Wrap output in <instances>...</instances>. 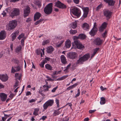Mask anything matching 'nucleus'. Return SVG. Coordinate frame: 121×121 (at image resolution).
Segmentation results:
<instances>
[{
    "label": "nucleus",
    "mask_w": 121,
    "mask_h": 121,
    "mask_svg": "<svg viewBox=\"0 0 121 121\" xmlns=\"http://www.w3.org/2000/svg\"><path fill=\"white\" fill-rule=\"evenodd\" d=\"M100 88L101 90L102 91L107 89L106 88H104L102 86H100Z\"/></svg>",
    "instance_id": "e2e57ef3"
},
{
    "label": "nucleus",
    "mask_w": 121,
    "mask_h": 121,
    "mask_svg": "<svg viewBox=\"0 0 121 121\" xmlns=\"http://www.w3.org/2000/svg\"><path fill=\"white\" fill-rule=\"evenodd\" d=\"M82 27L84 29L87 30L89 29V26L87 23H85L82 25Z\"/></svg>",
    "instance_id": "a878e982"
},
{
    "label": "nucleus",
    "mask_w": 121,
    "mask_h": 121,
    "mask_svg": "<svg viewBox=\"0 0 121 121\" xmlns=\"http://www.w3.org/2000/svg\"><path fill=\"white\" fill-rule=\"evenodd\" d=\"M14 68L12 67V72L13 73L19 71L21 69L20 67L19 66L17 67H14Z\"/></svg>",
    "instance_id": "412c9836"
},
{
    "label": "nucleus",
    "mask_w": 121,
    "mask_h": 121,
    "mask_svg": "<svg viewBox=\"0 0 121 121\" xmlns=\"http://www.w3.org/2000/svg\"><path fill=\"white\" fill-rule=\"evenodd\" d=\"M15 96V95L13 94H12L11 93V92H10V95L9 96V97L10 98V99L9 98H8V101H9V100L10 99H12L13 97Z\"/></svg>",
    "instance_id": "37998d69"
},
{
    "label": "nucleus",
    "mask_w": 121,
    "mask_h": 121,
    "mask_svg": "<svg viewBox=\"0 0 121 121\" xmlns=\"http://www.w3.org/2000/svg\"><path fill=\"white\" fill-rule=\"evenodd\" d=\"M71 11L74 15L78 17H79L81 15V11L78 8H72Z\"/></svg>",
    "instance_id": "7ed1b4c3"
},
{
    "label": "nucleus",
    "mask_w": 121,
    "mask_h": 121,
    "mask_svg": "<svg viewBox=\"0 0 121 121\" xmlns=\"http://www.w3.org/2000/svg\"><path fill=\"white\" fill-rule=\"evenodd\" d=\"M22 76V75L21 73L19 74L18 73H15V77L16 80H17L18 79L19 80H20Z\"/></svg>",
    "instance_id": "5701e85b"
},
{
    "label": "nucleus",
    "mask_w": 121,
    "mask_h": 121,
    "mask_svg": "<svg viewBox=\"0 0 121 121\" xmlns=\"http://www.w3.org/2000/svg\"><path fill=\"white\" fill-rule=\"evenodd\" d=\"M57 88L58 86H57L56 87L53 88V89L52 90V92H54L57 89Z\"/></svg>",
    "instance_id": "052dcab7"
},
{
    "label": "nucleus",
    "mask_w": 121,
    "mask_h": 121,
    "mask_svg": "<svg viewBox=\"0 0 121 121\" xmlns=\"http://www.w3.org/2000/svg\"><path fill=\"white\" fill-rule=\"evenodd\" d=\"M39 110V108H36L35 109V111L34 112L33 114L36 116L38 115V112Z\"/></svg>",
    "instance_id": "c9c22d12"
},
{
    "label": "nucleus",
    "mask_w": 121,
    "mask_h": 121,
    "mask_svg": "<svg viewBox=\"0 0 121 121\" xmlns=\"http://www.w3.org/2000/svg\"><path fill=\"white\" fill-rule=\"evenodd\" d=\"M26 39V38H24L23 39H22L21 40V43L22 44L23 46L24 45V40Z\"/></svg>",
    "instance_id": "13d9d810"
},
{
    "label": "nucleus",
    "mask_w": 121,
    "mask_h": 121,
    "mask_svg": "<svg viewBox=\"0 0 121 121\" xmlns=\"http://www.w3.org/2000/svg\"><path fill=\"white\" fill-rule=\"evenodd\" d=\"M46 78H48L47 79H46V80H47V81H53V79H52L51 78H50L48 76H47L46 77Z\"/></svg>",
    "instance_id": "6e6d98bb"
},
{
    "label": "nucleus",
    "mask_w": 121,
    "mask_h": 121,
    "mask_svg": "<svg viewBox=\"0 0 121 121\" xmlns=\"http://www.w3.org/2000/svg\"><path fill=\"white\" fill-rule=\"evenodd\" d=\"M68 77V75H66L61 77L58 79V80H61L65 79Z\"/></svg>",
    "instance_id": "e433bc0d"
},
{
    "label": "nucleus",
    "mask_w": 121,
    "mask_h": 121,
    "mask_svg": "<svg viewBox=\"0 0 121 121\" xmlns=\"http://www.w3.org/2000/svg\"><path fill=\"white\" fill-rule=\"evenodd\" d=\"M54 48L52 46H50L47 48V52L48 53H51L54 51Z\"/></svg>",
    "instance_id": "4be33fe9"
},
{
    "label": "nucleus",
    "mask_w": 121,
    "mask_h": 121,
    "mask_svg": "<svg viewBox=\"0 0 121 121\" xmlns=\"http://www.w3.org/2000/svg\"><path fill=\"white\" fill-rule=\"evenodd\" d=\"M52 4L50 3L46 6L44 9V11L46 14H49L52 12Z\"/></svg>",
    "instance_id": "f03ea898"
},
{
    "label": "nucleus",
    "mask_w": 121,
    "mask_h": 121,
    "mask_svg": "<svg viewBox=\"0 0 121 121\" xmlns=\"http://www.w3.org/2000/svg\"><path fill=\"white\" fill-rule=\"evenodd\" d=\"M24 35L23 33H22L21 35H20L17 38L19 39L20 40L22 38L24 37Z\"/></svg>",
    "instance_id": "de8ad7c7"
},
{
    "label": "nucleus",
    "mask_w": 121,
    "mask_h": 121,
    "mask_svg": "<svg viewBox=\"0 0 121 121\" xmlns=\"http://www.w3.org/2000/svg\"><path fill=\"white\" fill-rule=\"evenodd\" d=\"M71 64L70 63L66 67L65 69L64 70L65 73L68 72V70L71 66Z\"/></svg>",
    "instance_id": "72a5a7b5"
},
{
    "label": "nucleus",
    "mask_w": 121,
    "mask_h": 121,
    "mask_svg": "<svg viewBox=\"0 0 121 121\" xmlns=\"http://www.w3.org/2000/svg\"><path fill=\"white\" fill-rule=\"evenodd\" d=\"M56 102L57 104V107H59V101L58 99H56Z\"/></svg>",
    "instance_id": "864d4df0"
},
{
    "label": "nucleus",
    "mask_w": 121,
    "mask_h": 121,
    "mask_svg": "<svg viewBox=\"0 0 121 121\" xmlns=\"http://www.w3.org/2000/svg\"><path fill=\"white\" fill-rule=\"evenodd\" d=\"M6 36L5 32L4 31H2L0 33V40H2L4 39Z\"/></svg>",
    "instance_id": "dca6fc26"
},
{
    "label": "nucleus",
    "mask_w": 121,
    "mask_h": 121,
    "mask_svg": "<svg viewBox=\"0 0 121 121\" xmlns=\"http://www.w3.org/2000/svg\"><path fill=\"white\" fill-rule=\"evenodd\" d=\"M88 13V12H84L83 16V17L85 18L87 16Z\"/></svg>",
    "instance_id": "8fccbe9b"
},
{
    "label": "nucleus",
    "mask_w": 121,
    "mask_h": 121,
    "mask_svg": "<svg viewBox=\"0 0 121 121\" xmlns=\"http://www.w3.org/2000/svg\"><path fill=\"white\" fill-rule=\"evenodd\" d=\"M17 25V22L16 20H14L10 21L8 30H10L14 29Z\"/></svg>",
    "instance_id": "20e7f679"
},
{
    "label": "nucleus",
    "mask_w": 121,
    "mask_h": 121,
    "mask_svg": "<svg viewBox=\"0 0 121 121\" xmlns=\"http://www.w3.org/2000/svg\"><path fill=\"white\" fill-rule=\"evenodd\" d=\"M44 64L43 62H41V63L39 64V65L42 68L44 67Z\"/></svg>",
    "instance_id": "0e129e2a"
},
{
    "label": "nucleus",
    "mask_w": 121,
    "mask_h": 121,
    "mask_svg": "<svg viewBox=\"0 0 121 121\" xmlns=\"http://www.w3.org/2000/svg\"><path fill=\"white\" fill-rule=\"evenodd\" d=\"M51 86H49L48 85H45L43 86V87L44 88V91L45 92L47 91L48 90L49 88L51 87Z\"/></svg>",
    "instance_id": "cd10ccee"
},
{
    "label": "nucleus",
    "mask_w": 121,
    "mask_h": 121,
    "mask_svg": "<svg viewBox=\"0 0 121 121\" xmlns=\"http://www.w3.org/2000/svg\"><path fill=\"white\" fill-rule=\"evenodd\" d=\"M7 95L4 93H1L0 94V97L2 101H5L6 99Z\"/></svg>",
    "instance_id": "f3484780"
},
{
    "label": "nucleus",
    "mask_w": 121,
    "mask_h": 121,
    "mask_svg": "<svg viewBox=\"0 0 121 121\" xmlns=\"http://www.w3.org/2000/svg\"><path fill=\"white\" fill-rule=\"evenodd\" d=\"M102 4H101L98 5L96 8V10L98 11L99 10V9H100L102 7Z\"/></svg>",
    "instance_id": "3c124183"
},
{
    "label": "nucleus",
    "mask_w": 121,
    "mask_h": 121,
    "mask_svg": "<svg viewBox=\"0 0 121 121\" xmlns=\"http://www.w3.org/2000/svg\"><path fill=\"white\" fill-rule=\"evenodd\" d=\"M86 37L85 35L83 34H80L78 36L79 38L82 39H85Z\"/></svg>",
    "instance_id": "473e14b6"
},
{
    "label": "nucleus",
    "mask_w": 121,
    "mask_h": 121,
    "mask_svg": "<svg viewBox=\"0 0 121 121\" xmlns=\"http://www.w3.org/2000/svg\"><path fill=\"white\" fill-rule=\"evenodd\" d=\"M78 56V55L75 52H71L68 53L67 55V57L70 59H74L76 58Z\"/></svg>",
    "instance_id": "6e6552de"
},
{
    "label": "nucleus",
    "mask_w": 121,
    "mask_h": 121,
    "mask_svg": "<svg viewBox=\"0 0 121 121\" xmlns=\"http://www.w3.org/2000/svg\"><path fill=\"white\" fill-rule=\"evenodd\" d=\"M84 12L88 13L89 9L88 7L84 8L82 9Z\"/></svg>",
    "instance_id": "a18cd8bd"
},
{
    "label": "nucleus",
    "mask_w": 121,
    "mask_h": 121,
    "mask_svg": "<svg viewBox=\"0 0 121 121\" xmlns=\"http://www.w3.org/2000/svg\"><path fill=\"white\" fill-rule=\"evenodd\" d=\"M107 24L106 22H103L101 26L99 28V30L100 32H102L106 28Z\"/></svg>",
    "instance_id": "f8f14e48"
},
{
    "label": "nucleus",
    "mask_w": 121,
    "mask_h": 121,
    "mask_svg": "<svg viewBox=\"0 0 121 121\" xmlns=\"http://www.w3.org/2000/svg\"><path fill=\"white\" fill-rule=\"evenodd\" d=\"M30 8L28 6H27L26 8L24 10V17H26L28 16L30 12Z\"/></svg>",
    "instance_id": "9b49d317"
},
{
    "label": "nucleus",
    "mask_w": 121,
    "mask_h": 121,
    "mask_svg": "<svg viewBox=\"0 0 121 121\" xmlns=\"http://www.w3.org/2000/svg\"><path fill=\"white\" fill-rule=\"evenodd\" d=\"M71 45L70 41L69 40H67L65 42V47L67 48H69L70 47Z\"/></svg>",
    "instance_id": "393cba45"
},
{
    "label": "nucleus",
    "mask_w": 121,
    "mask_h": 121,
    "mask_svg": "<svg viewBox=\"0 0 121 121\" xmlns=\"http://www.w3.org/2000/svg\"><path fill=\"white\" fill-rule=\"evenodd\" d=\"M74 2L76 4H78L79 2V0H73Z\"/></svg>",
    "instance_id": "69168bd1"
},
{
    "label": "nucleus",
    "mask_w": 121,
    "mask_h": 121,
    "mask_svg": "<svg viewBox=\"0 0 121 121\" xmlns=\"http://www.w3.org/2000/svg\"><path fill=\"white\" fill-rule=\"evenodd\" d=\"M97 30H95L94 29H92L90 32L89 34L91 36H94L96 33Z\"/></svg>",
    "instance_id": "b1692460"
},
{
    "label": "nucleus",
    "mask_w": 121,
    "mask_h": 121,
    "mask_svg": "<svg viewBox=\"0 0 121 121\" xmlns=\"http://www.w3.org/2000/svg\"><path fill=\"white\" fill-rule=\"evenodd\" d=\"M39 93L42 96H45V95L44 94H43L42 93V91L41 90H40L39 92Z\"/></svg>",
    "instance_id": "774afa93"
},
{
    "label": "nucleus",
    "mask_w": 121,
    "mask_h": 121,
    "mask_svg": "<svg viewBox=\"0 0 121 121\" xmlns=\"http://www.w3.org/2000/svg\"><path fill=\"white\" fill-rule=\"evenodd\" d=\"M19 85V81L17 80H16V82L15 83V84L13 86V88L15 89Z\"/></svg>",
    "instance_id": "f704fd0d"
},
{
    "label": "nucleus",
    "mask_w": 121,
    "mask_h": 121,
    "mask_svg": "<svg viewBox=\"0 0 121 121\" xmlns=\"http://www.w3.org/2000/svg\"><path fill=\"white\" fill-rule=\"evenodd\" d=\"M50 42V41L48 39L45 41H43L42 43V45H44Z\"/></svg>",
    "instance_id": "79ce46f5"
},
{
    "label": "nucleus",
    "mask_w": 121,
    "mask_h": 121,
    "mask_svg": "<svg viewBox=\"0 0 121 121\" xmlns=\"http://www.w3.org/2000/svg\"><path fill=\"white\" fill-rule=\"evenodd\" d=\"M60 109V108H59L58 110L57 111L55 110L53 114L54 115V116H56L57 115L59 114L60 112L59 111V110Z\"/></svg>",
    "instance_id": "58836bf2"
},
{
    "label": "nucleus",
    "mask_w": 121,
    "mask_h": 121,
    "mask_svg": "<svg viewBox=\"0 0 121 121\" xmlns=\"http://www.w3.org/2000/svg\"><path fill=\"white\" fill-rule=\"evenodd\" d=\"M35 4L37 5L39 8L41 6V2L39 0H35Z\"/></svg>",
    "instance_id": "bb28decb"
},
{
    "label": "nucleus",
    "mask_w": 121,
    "mask_h": 121,
    "mask_svg": "<svg viewBox=\"0 0 121 121\" xmlns=\"http://www.w3.org/2000/svg\"><path fill=\"white\" fill-rule=\"evenodd\" d=\"M90 57V55L89 54H86L82 57H81L76 62V64H82L84 62L88 60Z\"/></svg>",
    "instance_id": "f257e3e1"
},
{
    "label": "nucleus",
    "mask_w": 121,
    "mask_h": 121,
    "mask_svg": "<svg viewBox=\"0 0 121 121\" xmlns=\"http://www.w3.org/2000/svg\"><path fill=\"white\" fill-rule=\"evenodd\" d=\"M96 110H90L89 111V112L90 113H93Z\"/></svg>",
    "instance_id": "338daca9"
},
{
    "label": "nucleus",
    "mask_w": 121,
    "mask_h": 121,
    "mask_svg": "<svg viewBox=\"0 0 121 121\" xmlns=\"http://www.w3.org/2000/svg\"><path fill=\"white\" fill-rule=\"evenodd\" d=\"M36 53L37 55H39L41 53V56H42V53L41 52V51L39 49H38L36 50Z\"/></svg>",
    "instance_id": "ea45409f"
},
{
    "label": "nucleus",
    "mask_w": 121,
    "mask_h": 121,
    "mask_svg": "<svg viewBox=\"0 0 121 121\" xmlns=\"http://www.w3.org/2000/svg\"><path fill=\"white\" fill-rule=\"evenodd\" d=\"M107 31H105V32H104L102 35V36L104 38L106 37V35L107 34Z\"/></svg>",
    "instance_id": "5fc2aeb1"
},
{
    "label": "nucleus",
    "mask_w": 121,
    "mask_h": 121,
    "mask_svg": "<svg viewBox=\"0 0 121 121\" xmlns=\"http://www.w3.org/2000/svg\"><path fill=\"white\" fill-rule=\"evenodd\" d=\"M70 34L72 35H74L77 33V31L76 30H73L71 29L69 31Z\"/></svg>",
    "instance_id": "4c0bfd02"
},
{
    "label": "nucleus",
    "mask_w": 121,
    "mask_h": 121,
    "mask_svg": "<svg viewBox=\"0 0 121 121\" xmlns=\"http://www.w3.org/2000/svg\"><path fill=\"white\" fill-rule=\"evenodd\" d=\"M101 100L100 103L101 104H105V99L104 97L101 98Z\"/></svg>",
    "instance_id": "7c9ffc66"
},
{
    "label": "nucleus",
    "mask_w": 121,
    "mask_h": 121,
    "mask_svg": "<svg viewBox=\"0 0 121 121\" xmlns=\"http://www.w3.org/2000/svg\"><path fill=\"white\" fill-rule=\"evenodd\" d=\"M36 99H32L31 100H29V102L30 103L33 102H35L36 101Z\"/></svg>",
    "instance_id": "4d7b16f0"
},
{
    "label": "nucleus",
    "mask_w": 121,
    "mask_h": 121,
    "mask_svg": "<svg viewBox=\"0 0 121 121\" xmlns=\"http://www.w3.org/2000/svg\"><path fill=\"white\" fill-rule=\"evenodd\" d=\"M64 41H60V43L59 44H58L56 45V46L58 47H60L61 44L63 43L64 42Z\"/></svg>",
    "instance_id": "603ef678"
},
{
    "label": "nucleus",
    "mask_w": 121,
    "mask_h": 121,
    "mask_svg": "<svg viewBox=\"0 0 121 121\" xmlns=\"http://www.w3.org/2000/svg\"><path fill=\"white\" fill-rule=\"evenodd\" d=\"M97 26L96 24V22H95L94 24V26L93 28L92 29H93L95 30H98V29L97 28Z\"/></svg>",
    "instance_id": "49530a36"
},
{
    "label": "nucleus",
    "mask_w": 121,
    "mask_h": 121,
    "mask_svg": "<svg viewBox=\"0 0 121 121\" xmlns=\"http://www.w3.org/2000/svg\"><path fill=\"white\" fill-rule=\"evenodd\" d=\"M19 33V31L18 30H17L15 32L13 33L12 34V37L13 41L16 38L17 36L18 35Z\"/></svg>",
    "instance_id": "aec40b11"
},
{
    "label": "nucleus",
    "mask_w": 121,
    "mask_h": 121,
    "mask_svg": "<svg viewBox=\"0 0 121 121\" xmlns=\"http://www.w3.org/2000/svg\"><path fill=\"white\" fill-rule=\"evenodd\" d=\"M60 59L61 62L63 64L65 65L67 63L66 60L64 56L63 55H61L60 57Z\"/></svg>",
    "instance_id": "6ab92c4d"
},
{
    "label": "nucleus",
    "mask_w": 121,
    "mask_h": 121,
    "mask_svg": "<svg viewBox=\"0 0 121 121\" xmlns=\"http://www.w3.org/2000/svg\"><path fill=\"white\" fill-rule=\"evenodd\" d=\"M20 11L18 9L14 8L13 10L11 12L10 16L13 18L15 16H18L20 14Z\"/></svg>",
    "instance_id": "423d86ee"
},
{
    "label": "nucleus",
    "mask_w": 121,
    "mask_h": 121,
    "mask_svg": "<svg viewBox=\"0 0 121 121\" xmlns=\"http://www.w3.org/2000/svg\"><path fill=\"white\" fill-rule=\"evenodd\" d=\"M71 25V27L73 29H75L77 27V25L76 21L72 23Z\"/></svg>",
    "instance_id": "c85d7f7f"
},
{
    "label": "nucleus",
    "mask_w": 121,
    "mask_h": 121,
    "mask_svg": "<svg viewBox=\"0 0 121 121\" xmlns=\"http://www.w3.org/2000/svg\"><path fill=\"white\" fill-rule=\"evenodd\" d=\"M31 20V19L30 18H29L26 20V22H30Z\"/></svg>",
    "instance_id": "680f3d73"
},
{
    "label": "nucleus",
    "mask_w": 121,
    "mask_h": 121,
    "mask_svg": "<svg viewBox=\"0 0 121 121\" xmlns=\"http://www.w3.org/2000/svg\"><path fill=\"white\" fill-rule=\"evenodd\" d=\"M54 103L53 100L50 99L47 101L43 105V108L45 109H46L48 106H52Z\"/></svg>",
    "instance_id": "39448f33"
},
{
    "label": "nucleus",
    "mask_w": 121,
    "mask_h": 121,
    "mask_svg": "<svg viewBox=\"0 0 121 121\" xmlns=\"http://www.w3.org/2000/svg\"><path fill=\"white\" fill-rule=\"evenodd\" d=\"M45 67L47 69L50 70H52V68L50 65L48 64H47L45 65Z\"/></svg>",
    "instance_id": "2f4dec72"
},
{
    "label": "nucleus",
    "mask_w": 121,
    "mask_h": 121,
    "mask_svg": "<svg viewBox=\"0 0 121 121\" xmlns=\"http://www.w3.org/2000/svg\"><path fill=\"white\" fill-rule=\"evenodd\" d=\"M78 93L75 96V98H77V97L79 96L80 95V90L79 89H78Z\"/></svg>",
    "instance_id": "09e8293b"
},
{
    "label": "nucleus",
    "mask_w": 121,
    "mask_h": 121,
    "mask_svg": "<svg viewBox=\"0 0 121 121\" xmlns=\"http://www.w3.org/2000/svg\"><path fill=\"white\" fill-rule=\"evenodd\" d=\"M43 21V19H41L37 21L35 23V25H37V24H39L40 22H41L42 21Z\"/></svg>",
    "instance_id": "c03bdc74"
},
{
    "label": "nucleus",
    "mask_w": 121,
    "mask_h": 121,
    "mask_svg": "<svg viewBox=\"0 0 121 121\" xmlns=\"http://www.w3.org/2000/svg\"><path fill=\"white\" fill-rule=\"evenodd\" d=\"M99 49V48H96L94 49L93 53L91 57V58H92L93 57L95 54L96 53L97 51Z\"/></svg>",
    "instance_id": "c756f323"
},
{
    "label": "nucleus",
    "mask_w": 121,
    "mask_h": 121,
    "mask_svg": "<svg viewBox=\"0 0 121 121\" xmlns=\"http://www.w3.org/2000/svg\"><path fill=\"white\" fill-rule=\"evenodd\" d=\"M22 47L21 46H19L17 47L16 49V52L18 53L21 50Z\"/></svg>",
    "instance_id": "a19ab883"
},
{
    "label": "nucleus",
    "mask_w": 121,
    "mask_h": 121,
    "mask_svg": "<svg viewBox=\"0 0 121 121\" xmlns=\"http://www.w3.org/2000/svg\"><path fill=\"white\" fill-rule=\"evenodd\" d=\"M104 15L106 17L108 20L111 17L112 13L108 10L105 11L104 12Z\"/></svg>",
    "instance_id": "9d476101"
},
{
    "label": "nucleus",
    "mask_w": 121,
    "mask_h": 121,
    "mask_svg": "<svg viewBox=\"0 0 121 121\" xmlns=\"http://www.w3.org/2000/svg\"><path fill=\"white\" fill-rule=\"evenodd\" d=\"M41 14L39 12L36 13L34 17V20L35 21L39 19L41 17Z\"/></svg>",
    "instance_id": "a211bd4d"
},
{
    "label": "nucleus",
    "mask_w": 121,
    "mask_h": 121,
    "mask_svg": "<svg viewBox=\"0 0 121 121\" xmlns=\"http://www.w3.org/2000/svg\"><path fill=\"white\" fill-rule=\"evenodd\" d=\"M0 79L2 81L5 82L8 80V77L7 74H0Z\"/></svg>",
    "instance_id": "ddd939ff"
},
{
    "label": "nucleus",
    "mask_w": 121,
    "mask_h": 121,
    "mask_svg": "<svg viewBox=\"0 0 121 121\" xmlns=\"http://www.w3.org/2000/svg\"><path fill=\"white\" fill-rule=\"evenodd\" d=\"M104 1L106 3L108 4L109 6H113L115 3V1L112 0H104Z\"/></svg>",
    "instance_id": "2eb2a0df"
},
{
    "label": "nucleus",
    "mask_w": 121,
    "mask_h": 121,
    "mask_svg": "<svg viewBox=\"0 0 121 121\" xmlns=\"http://www.w3.org/2000/svg\"><path fill=\"white\" fill-rule=\"evenodd\" d=\"M103 40L99 38H97L95 39L94 41L95 44L96 45H100L102 43Z\"/></svg>",
    "instance_id": "4468645a"
},
{
    "label": "nucleus",
    "mask_w": 121,
    "mask_h": 121,
    "mask_svg": "<svg viewBox=\"0 0 121 121\" xmlns=\"http://www.w3.org/2000/svg\"><path fill=\"white\" fill-rule=\"evenodd\" d=\"M47 118V117L46 116H43L40 119V120L42 119L43 121L45 120Z\"/></svg>",
    "instance_id": "bf43d9fd"
},
{
    "label": "nucleus",
    "mask_w": 121,
    "mask_h": 121,
    "mask_svg": "<svg viewBox=\"0 0 121 121\" xmlns=\"http://www.w3.org/2000/svg\"><path fill=\"white\" fill-rule=\"evenodd\" d=\"M55 5L60 8L63 9L65 8H66L65 5L59 1H58L56 3Z\"/></svg>",
    "instance_id": "1a4fd4ad"
},
{
    "label": "nucleus",
    "mask_w": 121,
    "mask_h": 121,
    "mask_svg": "<svg viewBox=\"0 0 121 121\" xmlns=\"http://www.w3.org/2000/svg\"><path fill=\"white\" fill-rule=\"evenodd\" d=\"M74 43L76 46V48H77L82 50L84 48V46L83 45L80 41L78 40L75 41Z\"/></svg>",
    "instance_id": "0eeeda50"
}]
</instances>
